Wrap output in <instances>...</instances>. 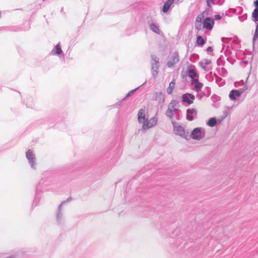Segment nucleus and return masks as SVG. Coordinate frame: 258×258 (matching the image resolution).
Wrapping results in <instances>:
<instances>
[{
	"label": "nucleus",
	"instance_id": "nucleus-43",
	"mask_svg": "<svg viewBox=\"0 0 258 258\" xmlns=\"http://www.w3.org/2000/svg\"><path fill=\"white\" fill-rule=\"evenodd\" d=\"M224 115H225V116H224V118H225L227 115V111L224 112Z\"/></svg>",
	"mask_w": 258,
	"mask_h": 258
},
{
	"label": "nucleus",
	"instance_id": "nucleus-12",
	"mask_svg": "<svg viewBox=\"0 0 258 258\" xmlns=\"http://www.w3.org/2000/svg\"><path fill=\"white\" fill-rule=\"evenodd\" d=\"M26 158L29 161V163L31 168L33 169H35L36 165V158L32 151L29 150L26 152Z\"/></svg>",
	"mask_w": 258,
	"mask_h": 258
},
{
	"label": "nucleus",
	"instance_id": "nucleus-21",
	"mask_svg": "<svg viewBox=\"0 0 258 258\" xmlns=\"http://www.w3.org/2000/svg\"><path fill=\"white\" fill-rule=\"evenodd\" d=\"M191 84L195 85V90L197 92H199L203 87V84L200 82L198 79L193 80L191 81Z\"/></svg>",
	"mask_w": 258,
	"mask_h": 258
},
{
	"label": "nucleus",
	"instance_id": "nucleus-4",
	"mask_svg": "<svg viewBox=\"0 0 258 258\" xmlns=\"http://www.w3.org/2000/svg\"><path fill=\"white\" fill-rule=\"evenodd\" d=\"M205 136V130L202 127H196L191 133V137L192 139L200 140Z\"/></svg>",
	"mask_w": 258,
	"mask_h": 258
},
{
	"label": "nucleus",
	"instance_id": "nucleus-8",
	"mask_svg": "<svg viewBox=\"0 0 258 258\" xmlns=\"http://www.w3.org/2000/svg\"><path fill=\"white\" fill-rule=\"evenodd\" d=\"M245 87L243 88L240 89L239 90H232L229 94V97L230 100L232 101L236 100L238 97H239L242 93L245 90Z\"/></svg>",
	"mask_w": 258,
	"mask_h": 258
},
{
	"label": "nucleus",
	"instance_id": "nucleus-13",
	"mask_svg": "<svg viewBox=\"0 0 258 258\" xmlns=\"http://www.w3.org/2000/svg\"><path fill=\"white\" fill-rule=\"evenodd\" d=\"M203 28L211 30L213 28L214 20L211 17L206 18L203 21Z\"/></svg>",
	"mask_w": 258,
	"mask_h": 258
},
{
	"label": "nucleus",
	"instance_id": "nucleus-22",
	"mask_svg": "<svg viewBox=\"0 0 258 258\" xmlns=\"http://www.w3.org/2000/svg\"><path fill=\"white\" fill-rule=\"evenodd\" d=\"M93 252L90 249H88L86 251L82 254H80L79 256L80 258H90L93 255Z\"/></svg>",
	"mask_w": 258,
	"mask_h": 258
},
{
	"label": "nucleus",
	"instance_id": "nucleus-42",
	"mask_svg": "<svg viewBox=\"0 0 258 258\" xmlns=\"http://www.w3.org/2000/svg\"><path fill=\"white\" fill-rule=\"evenodd\" d=\"M227 60H228V61H229L230 63H232V61H231V60H230V57H227Z\"/></svg>",
	"mask_w": 258,
	"mask_h": 258
},
{
	"label": "nucleus",
	"instance_id": "nucleus-35",
	"mask_svg": "<svg viewBox=\"0 0 258 258\" xmlns=\"http://www.w3.org/2000/svg\"><path fill=\"white\" fill-rule=\"evenodd\" d=\"M213 1L214 0H207V6L209 7H211V3L214 4Z\"/></svg>",
	"mask_w": 258,
	"mask_h": 258
},
{
	"label": "nucleus",
	"instance_id": "nucleus-20",
	"mask_svg": "<svg viewBox=\"0 0 258 258\" xmlns=\"http://www.w3.org/2000/svg\"><path fill=\"white\" fill-rule=\"evenodd\" d=\"M178 108L179 107H176L174 109L171 110V114H172L171 121L173 120L174 116H175L176 120H180V110Z\"/></svg>",
	"mask_w": 258,
	"mask_h": 258
},
{
	"label": "nucleus",
	"instance_id": "nucleus-48",
	"mask_svg": "<svg viewBox=\"0 0 258 258\" xmlns=\"http://www.w3.org/2000/svg\"><path fill=\"white\" fill-rule=\"evenodd\" d=\"M224 38H225L224 37H222V40L223 41V40Z\"/></svg>",
	"mask_w": 258,
	"mask_h": 258
},
{
	"label": "nucleus",
	"instance_id": "nucleus-32",
	"mask_svg": "<svg viewBox=\"0 0 258 258\" xmlns=\"http://www.w3.org/2000/svg\"><path fill=\"white\" fill-rule=\"evenodd\" d=\"M222 81V79L219 77H217V79H216V83L219 85V86H222L223 83L221 82Z\"/></svg>",
	"mask_w": 258,
	"mask_h": 258
},
{
	"label": "nucleus",
	"instance_id": "nucleus-25",
	"mask_svg": "<svg viewBox=\"0 0 258 258\" xmlns=\"http://www.w3.org/2000/svg\"><path fill=\"white\" fill-rule=\"evenodd\" d=\"M206 43L205 40L203 38L202 36L199 35L197 37V43L199 46H203Z\"/></svg>",
	"mask_w": 258,
	"mask_h": 258
},
{
	"label": "nucleus",
	"instance_id": "nucleus-23",
	"mask_svg": "<svg viewBox=\"0 0 258 258\" xmlns=\"http://www.w3.org/2000/svg\"><path fill=\"white\" fill-rule=\"evenodd\" d=\"M217 123V120L215 117L210 118L207 122V125L210 127L215 126Z\"/></svg>",
	"mask_w": 258,
	"mask_h": 258
},
{
	"label": "nucleus",
	"instance_id": "nucleus-38",
	"mask_svg": "<svg viewBox=\"0 0 258 258\" xmlns=\"http://www.w3.org/2000/svg\"><path fill=\"white\" fill-rule=\"evenodd\" d=\"M253 5L255 7V9H258V0L254 1Z\"/></svg>",
	"mask_w": 258,
	"mask_h": 258
},
{
	"label": "nucleus",
	"instance_id": "nucleus-45",
	"mask_svg": "<svg viewBox=\"0 0 258 258\" xmlns=\"http://www.w3.org/2000/svg\"><path fill=\"white\" fill-rule=\"evenodd\" d=\"M225 54L226 55V56H228V54H227V50H226L225 52Z\"/></svg>",
	"mask_w": 258,
	"mask_h": 258
},
{
	"label": "nucleus",
	"instance_id": "nucleus-15",
	"mask_svg": "<svg viewBox=\"0 0 258 258\" xmlns=\"http://www.w3.org/2000/svg\"><path fill=\"white\" fill-rule=\"evenodd\" d=\"M145 109L143 108H141L139 110L138 114V121L140 123H142L143 124L145 122V120L147 118L145 117Z\"/></svg>",
	"mask_w": 258,
	"mask_h": 258
},
{
	"label": "nucleus",
	"instance_id": "nucleus-14",
	"mask_svg": "<svg viewBox=\"0 0 258 258\" xmlns=\"http://www.w3.org/2000/svg\"><path fill=\"white\" fill-rule=\"evenodd\" d=\"M197 112L196 109H186V119L189 121H192L195 116H197Z\"/></svg>",
	"mask_w": 258,
	"mask_h": 258
},
{
	"label": "nucleus",
	"instance_id": "nucleus-31",
	"mask_svg": "<svg viewBox=\"0 0 258 258\" xmlns=\"http://www.w3.org/2000/svg\"><path fill=\"white\" fill-rule=\"evenodd\" d=\"M227 74V70L225 68H222L221 69V75L223 77H226Z\"/></svg>",
	"mask_w": 258,
	"mask_h": 258
},
{
	"label": "nucleus",
	"instance_id": "nucleus-27",
	"mask_svg": "<svg viewBox=\"0 0 258 258\" xmlns=\"http://www.w3.org/2000/svg\"><path fill=\"white\" fill-rule=\"evenodd\" d=\"M146 83V82H145L142 85H141V86H139L138 87L135 88V89H133L131 91H130L126 95V96L125 97V98H127V97H128L130 96H131L134 93H135L137 90H138L140 87H142L143 86H144V85H145Z\"/></svg>",
	"mask_w": 258,
	"mask_h": 258
},
{
	"label": "nucleus",
	"instance_id": "nucleus-24",
	"mask_svg": "<svg viewBox=\"0 0 258 258\" xmlns=\"http://www.w3.org/2000/svg\"><path fill=\"white\" fill-rule=\"evenodd\" d=\"M175 83L174 80H173L169 83V86L167 88V93L168 94L170 95L172 94L173 90L175 87Z\"/></svg>",
	"mask_w": 258,
	"mask_h": 258
},
{
	"label": "nucleus",
	"instance_id": "nucleus-47",
	"mask_svg": "<svg viewBox=\"0 0 258 258\" xmlns=\"http://www.w3.org/2000/svg\"><path fill=\"white\" fill-rule=\"evenodd\" d=\"M223 2H222V3H221V2H220V3H218V5H222V4H223Z\"/></svg>",
	"mask_w": 258,
	"mask_h": 258
},
{
	"label": "nucleus",
	"instance_id": "nucleus-29",
	"mask_svg": "<svg viewBox=\"0 0 258 258\" xmlns=\"http://www.w3.org/2000/svg\"><path fill=\"white\" fill-rule=\"evenodd\" d=\"M217 65L219 66L223 65V56L222 55L220 56L218 58V59L217 60Z\"/></svg>",
	"mask_w": 258,
	"mask_h": 258
},
{
	"label": "nucleus",
	"instance_id": "nucleus-30",
	"mask_svg": "<svg viewBox=\"0 0 258 258\" xmlns=\"http://www.w3.org/2000/svg\"><path fill=\"white\" fill-rule=\"evenodd\" d=\"M125 99V97L122 99L121 100L118 101L117 102H116L115 104H114V107H120L121 106V103L123 101H124Z\"/></svg>",
	"mask_w": 258,
	"mask_h": 258
},
{
	"label": "nucleus",
	"instance_id": "nucleus-5",
	"mask_svg": "<svg viewBox=\"0 0 258 258\" xmlns=\"http://www.w3.org/2000/svg\"><path fill=\"white\" fill-rule=\"evenodd\" d=\"M179 107V104L177 100H172L170 103L168 105V108L165 112V115L170 120H172L171 110L174 109L176 107Z\"/></svg>",
	"mask_w": 258,
	"mask_h": 258
},
{
	"label": "nucleus",
	"instance_id": "nucleus-18",
	"mask_svg": "<svg viewBox=\"0 0 258 258\" xmlns=\"http://www.w3.org/2000/svg\"><path fill=\"white\" fill-rule=\"evenodd\" d=\"M155 99L159 104H163L165 102L164 95L161 92H156L155 94Z\"/></svg>",
	"mask_w": 258,
	"mask_h": 258
},
{
	"label": "nucleus",
	"instance_id": "nucleus-33",
	"mask_svg": "<svg viewBox=\"0 0 258 258\" xmlns=\"http://www.w3.org/2000/svg\"><path fill=\"white\" fill-rule=\"evenodd\" d=\"M211 63V61L209 59H206L204 60V65L205 66L210 64Z\"/></svg>",
	"mask_w": 258,
	"mask_h": 258
},
{
	"label": "nucleus",
	"instance_id": "nucleus-37",
	"mask_svg": "<svg viewBox=\"0 0 258 258\" xmlns=\"http://www.w3.org/2000/svg\"><path fill=\"white\" fill-rule=\"evenodd\" d=\"M214 18L216 20H220L222 18V17L220 15H216L214 16Z\"/></svg>",
	"mask_w": 258,
	"mask_h": 258
},
{
	"label": "nucleus",
	"instance_id": "nucleus-9",
	"mask_svg": "<svg viewBox=\"0 0 258 258\" xmlns=\"http://www.w3.org/2000/svg\"><path fill=\"white\" fill-rule=\"evenodd\" d=\"M179 60V56L177 51L174 52L171 55L170 59L166 63L167 67L173 68L175 64L178 63Z\"/></svg>",
	"mask_w": 258,
	"mask_h": 258
},
{
	"label": "nucleus",
	"instance_id": "nucleus-40",
	"mask_svg": "<svg viewBox=\"0 0 258 258\" xmlns=\"http://www.w3.org/2000/svg\"><path fill=\"white\" fill-rule=\"evenodd\" d=\"M206 90H207V91L208 95V96H209V95H210V90H211L210 88V87H207L206 88Z\"/></svg>",
	"mask_w": 258,
	"mask_h": 258
},
{
	"label": "nucleus",
	"instance_id": "nucleus-7",
	"mask_svg": "<svg viewBox=\"0 0 258 258\" xmlns=\"http://www.w3.org/2000/svg\"><path fill=\"white\" fill-rule=\"evenodd\" d=\"M157 122V118L155 116L152 117L150 119H146L142 126L143 130L146 131L150 128L155 126Z\"/></svg>",
	"mask_w": 258,
	"mask_h": 258
},
{
	"label": "nucleus",
	"instance_id": "nucleus-1",
	"mask_svg": "<svg viewBox=\"0 0 258 258\" xmlns=\"http://www.w3.org/2000/svg\"><path fill=\"white\" fill-rule=\"evenodd\" d=\"M71 200V198H69L67 201L62 202L58 207L55 216L56 222L58 225H63L65 223L66 220L62 209V207L64 204L70 201Z\"/></svg>",
	"mask_w": 258,
	"mask_h": 258
},
{
	"label": "nucleus",
	"instance_id": "nucleus-39",
	"mask_svg": "<svg viewBox=\"0 0 258 258\" xmlns=\"http://www.w3.org/2000/svg\"><path fill=\"white\" fill-rule=\"evenodd\" d=\"M207 51L208 52H212L213 51V48L211 46H209L207 48Z\"/></svg>",
	"mask_w": 258,
	"mask_h": 258
},
{
	"label": "nucleus",
	"instance_id": "nucleus-6",
	"mask_svg": "<svg viewBox=\"0 0 258 258\" xmlns=\"http://www.w3.org/2000/svg\"><path fill=\"white\" fill-rule=\"evenodd\" d=\"M171 123L173 127V131L174 133L182 138H185L184 128L179 125L178 123L173 120H172Z\"/></svg>",
	"mask_w": 258,
	"mask_h": 258
},
{
	"label": "nucleus",
	"instance_id": "nucleus-11",
	"mask_svg": "<svg viewBox=\"0 0 258 258\" xmlns=\"http://www.w3.org/2000/svg\"><path fill=\"white\" fill-rule=\"evenodd\" d=\"M181 99L183 103L190 105L193 103L195 96L192 94L187 93L182 95Z\"/></svg>",
	"mask_w": 258,
	"mask_h": 258
},
{
	"label": "nucleus",
	"instance_id": "nucleus-46",
	"mask_svg": "<svg viewBox=\"0 0 258 258\" xmlns=\"http://www.w3.org/2000/svg\"><path fill=\"white\" fill-rule=\"evenodd\" d=\"M223 2H222V3H221V2H220V3H218V5H222V4H223Z\"/></svg>",
	"mask_w": 258,
	"mask_h": 258
},
{
	"label": "nucleus",
	"instance_id": "nucleus-28",
	"mask_svg": "<svg viewBox=\"0 0 258 258\" xmlns=\"http://www.w3.org/2000/svg\"><path fill=\"white\" fill-rule=\"evenodd\" d=\"M247 15L246 14H244L241 16L238 17V19L241 22H243L247 19Z\"/></svg>",
	"mask_w": 258,
	"mask_h": 258
},
{
	"label": "nucleus",
	"instance_id": "nucleus-44",
	"mask_svg": "<svg viewBox=\"0 0 258 258\" xmlns=\"http://www.w3.org/2000/svg\"><path fill=\"white\" fill-rule=\"evenodd\" d=\"M214 75L216 79H217V77H218V76H217V75L216 73H214Z\"/></svg>",
	"mask_w": 258,
	"mask_h": 258
},
{
	"label": "nucleus",
	"instance_id": "nucleus-34",
	"mask_svg": "<svg viewBox=\"0 0 258 258\" xmlns=\"http://www.w3.org/2000/svg\"><path fill=\"white\" fill-rule=\"evenodd\" d=\"M204 95V94H200V93H198L197 96H196V97L198 99L201 100L203 98Z\"/></svg>",
	"mask_w": 258,
	"mask_h": 258
},
{
	"label": "nucleus",
	"instance_id": "nucleus-2",
	"mask_svg": "<svg viewBox=\"0 0 258 258\" xmlns=\"http://www.w3.org/2000/svg\"><path fill=\"white\" fill-rule=\"evenodd\" d=\"M146 21L151 31L157 34H160L161 31L159 29V26L155 19L149 16L146 17Z\"/></svg>",
	"mask_w": 258,
	"mask_h": 258
},
{
	"label": "nucleus",
	"instance_id": "nucleus-36",
	"mask_svg": "<svg viewBox=\"0 0 258 258\" xmlns=\"http://www.w3.org/2000/svg\"><path fill=\"white\" fill-rule=\"evenodd\" d=\"M199 64L200 66L202 68V69L204 70H207V68L205 66V65H203V62H199Z\"/></svg>",
	"mask_w": 258,
	"mask_h": 258
},
{
	"label": "nucleus",
	"instance_id": "nucleus-26",
	"mask_svg": "<svg viewBox=\"0 0 258 258\" xmlns=\"http://www.w3.org/2000/svg\"><path fill=\"white\" fill-rule=\"evenodd\" d=\"M252 21L255 23L258 22V9H254L252 13Z\"/></svg>",
	"mask_w": 258,
	"mask_h": 258
},
{
	"label": "nucleus",
	"instance_id": "nucleus-10",
	"mask_svg": "<svg viewBox=\"0 0 258 258\" xmlns=\"http://www.w3.org/2000/svg\"><path fill=\"white\" fill-rule=\"evenodd\" d=\"M43 181H40L39 183L36 186V194L35 198L33 202V206H37L38 205V203L40 199L39 194L41 192V185L43 184Z\"/></svg>",
	"mask_w": 258,
	"mask_h": 258
},
{
	"label": "nucleus",
	"instance_id": "nucleus-41",
	"mask_svg": "<svg viewBox=\"0 0 258 258\" xmlns=\"http://www.w3.org/2000/svg\"><path fill=\"white\" fill-rule=\"evenodd\" d=\"M26 105H27L28 107H29V108H32V107H33V104L32 102H31V104H28V103H26Z\"/></svg>",
	"mask_w": 258,
	"mask_h": 258
},
{
	"label": "nucleus",
	"instance_id": "nucleus-17",
	"mask_svg": "<svg viewBox=\"0 0 258 258\" xmlns=\"http://www.w3.org/2000/svg\"><path fill=\"white\" fill-rule=\"evenodd\" d=\"M63 52L61 48L60 43L57 44L51 51V54L59 55L62 54Z\"/></svg>",
	"mask_w": 258,
	"mask_h": 258
},
{
	"label": "nucleus",
	"instance_id": "nucleus-3",
	"mask_svg": "<svg viewBox=\"0 0 258 258\" xmlns=\"http://www.w3.org/2000/svg\"><path fill=\"white\" fill-rule=\"evenodd\" d=\"M151 72L152 77L156 79L158 75L160 66L159 58L155 55H151Z\"/></svg>",
	"mask_w": 258,
	"mask_h": 258
},
{
	"label": "nucleus",
	"instance_id": "nucleus-16",
	"mask_svg": "<svg viewBox=\"0 0 258 258\" xmlns=\"http://www.w3.org/2000/svg\"><path fill=\"white\" fill-rule=\"evenodd\" d=\"M174 0H167L164 4L162 11L164 13H167L170 10L171 5L173 4Z\"/></svg>",
	"mask_w": 258,
	"mask_h": 258
},
{
	"label": "nucleus",
	"instance_id": "nucleus-19",
	"mask_svg": "<svg viewBox=\"0 0 258 258\" xmlns=\"http://www.w3.org/2000/svg\"><path fill=\"white\" fill-rule=\"evenodd\" d=\"M188 76L191 79V81L193 80H197L196 78L198 76L197 72L193 69L190 68L187 71Z\"/></svg>",
	"mask_w": 258,
	"mask_h": 258
}]
</instances>
